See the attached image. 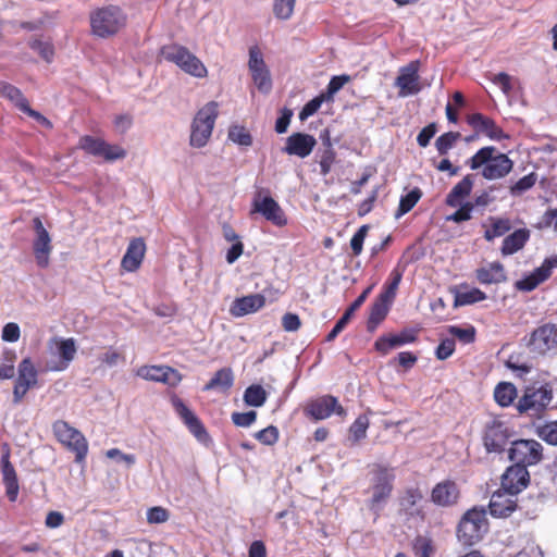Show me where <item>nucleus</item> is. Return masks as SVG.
Returning <instances> with one entry per match:
<instances>
[{
  "mask_svg": "<svg viewBox=\"0 0 557 557\" xmlns=\"http://www.w3.org/2000/svg\"><path fill=\"white\" fill-rule=\"evenodd\" d=\"M471 170H481V175L488 181L506 177L513 169V161L494 146L479 149L468 161Z\"/></svg>",
  "mask_w": 557,
  "mask_h": 557,
  "instance_id": "1",
  "label": "nucleus"
},
{
  "mask_svg": "<svg viewBox=\"0 0 557 557\" xmlns=\"http://www.w3.org/2000/svg\"><path fill=\"white\" fill-rule=\"evenodd\" d=\"M89 23L94 36L109 38L126 26L127 15L121 7L108 4L92 10L89 14Z\"/></svg>",
  "mask_w": 557,
  "mask_h": 557,
  "instance_id": "2",
  "label": "nucleus"
},
{
  "mask_svg": "<svg viewBox=\"0 0 557 557\" xmlns=\"http://www.w3.org/2000/svg\"><path fill=\"white\" fill-rule=\"evenodd\" d=\"M488 531V521L484 508L473 507L461 517L456 535L463 547H472L480 543Z\"/></svg>",
  "mask_w": 557,
  "mask_h": 557,
  "instance_id": "3",
  "label": "nucleus"
},
{
  "mask_svg": "<svg viewBox=\"0 0 557 557\" xmlns=\"http://www.w3.org/2000/svg\"><path fill=\"white\" fill-rule=\"evenodd\" d=\"M371 498L370 509H380L392 496L395 482L394 469L382 463H374L371 467Z\"/></svg>",
  "mask_w": 557,
  "mask_h": 557,
  "instance_id": "4",
  "label": "nucleus"
},
{
  "mask_svg": "<svg viewBox=\"0 0 557 557\" xmlns=\"http://www.w3.org/2000/svg\"><path fill=\"white\" fill-rule=\"evenodd\" d=\"M553 400V388L549 384L531 385L524 389L518 400L517 410L531 418H541Z\"/></svg>",
  "mask_w": 557,
  "mask_h": 557,
  "instance_id": "5",
  "label": "nucleus"
},
{
  "mask_svg": "<svg viewBox=\"0 0 557 557\" xmlns=\"http://www.w3.org/2000/svg\"><path fill=\"white\" fill-rule=\"evenodd\" d=\"M218 115L219 103L216 101H210L198 110L191 123L190 146L202 148L208 144Z\"/></svg>",
  "mask_w": 557,
  "mask_h": 557,
  "instance_id": "6",
  "label": "nucleus"
},
{
  "mask_svg": "<svg viewBox=\"0 0 557 557\" xmlns=\"http://www.w3.org/2000/svg\"><path fill=\"white\" fill-rule=\"evenodd\" d=\"M513 429L509 423L499 417H493L486 421L482 430V444L485 450L491 454L505 451L507 444L513 436Z\"/></svg>",
  "mask_w": 557,
  "mask_h": 557,
  "instance_id": "7",
  "label": "nucleus"
},
{
  "mask_svg": "<svg viewBox=\"0 0 557 557\" xmlns=\"http://www.w3.org/2000/svg\"><path fill=\"white\" fill-rule=\"evenodd\" d=\"M161 53L166 61L174 63L191 76L202 78L208 74L207 67L200 59L182 45H166L161 49Z\"/></svg>",
  "mask_w": 557,
  "mask_h": 557,
  "instance_id": "8",
  "label": "nucleus"
},
{
  "mask_svg": "<svg viewBox=\"0 0 557 557\" xmlns=\"http://www.w3.org/2000/svg\"><path fill=\"white\" fill-rule=\"evenodd\" d=\"M52 432L59 443L75 454L77 463L85 461L88 454V442L81 431L64 420H58L52 424Z\"/></svg>",
  "mask_w": 557,
  "mask_h": 557,
  "instance_id": "9",
  "label": "nucleus"
},
{
  "mask_svg": "<svg viewBox=\"0 0 557 557\" xmlns=\"http://www.w3.org/2000/svg\"><path fill=\"white\" fill-rule=\"evenodd\" d=\"M508 459L521 467L529 468L539 465L544 459L543 445L533 438H519L510 442Z\"/></svg>",
  "mask_w": 557,
  "mask_h": 557,
  "instance_id": "10",
  "label": "nucleus"
},
{
  "mask_svg": "<svg viewBox=\"0 0 557 557\" xmlns=\"http://www.w3.org/2000/svg\"><path fill=\"white\" fill-rule=\"evenodd\" d=\"M78 148L94 157H101L107 162L122 160L126 150L119 145H111L101 138L84 135L78 140Z\"/></svg>",
  "mask_w": 557,
  "mask_h": 557,
  "instance_id": "11",
  "label": "nucleus"
},
{
  "mask_svg": "<svg viewBox=\"0 0 557 557\" xmlns=\"http://www.w3.org/2000/svg\"><path fill=\"white\" fill-rule=\"evenodd\" d=\"M420 65L421 63L419 60H413L399 69V75L395 81V86L399 89V97L417 95L421 91L422 86L420 84L419 75Z\"/></svg>",
  "mask_w": 557,
  "mask_h": 557,
  "instance_id": "12",
  "label": "nucleus"
},
{
  "mask_svg": "<svg viewBox=\"0 0 557 557\" xmlns=\"http://www.w3.org/2000/svg\"><path fill=\"white\" fill-rule=\"evenodd\" d=\"M248 69L257 88L262 92H268L272 87L271 75L257 45L249 48Z\"/></svg>",
  "mask_w": 557,
  "mask_h": 557,
  "instance_id": "13",
  "label": "nucleus"
},
{
  "mask_svg": "<svg viewBox=\"0 0 557 557\" xmlns=\"http://www.w3.org/2000/svg\"><path fill=\"white\" fill-rule=\"evenodd\" d=\"M424 495L419 486H408L404 488L398 497L399 513L407 519H425V511L420 506Z\"/></svg>",
  "mask_w": 557,
  "mask_h": 557,
  "instance_id": "14",
  "label": "nucleus"
},
{
  "mask_svg": "<svg viewBox=\"0 0 557 557\" xmlns=\"http://www.w3.org/2000/svg\"><path fill=\"white\" fill-rule=\"evenodd\" d=\"M528 346L541 355L557 349V324L545 323L533 330Z\"/></svg>",
  "mask_w": 557,
  "mask_h": 557,
  "instance_id": "15",
  "label": "nucleus"
},
{
  "mask_svg": "<svg viewBox=\"0 0 557 557\" xmlns=\"http://www.w3.org/2000/svg\"><path fill=\"white\" fill-rule=\"evenodd\" d=\"M530 484V473L527 468L519 463L510 465L500 476V487L503 491L516 496L525 490Z\"/></svg>",
  "mask_w": 557,
  "mask_h": 557,
  "instance_id": "16",
  "label": "nucleus"
},
{
  "mask_svg": "<svg viewBox=\"0 0 557 557\" xmlns=\"http://www.w3.org/2000/svg\"><path fill=\"white\" fill-rule=\"evenodd\" d=\"M305 411L307 416L315 421L327 419L332 413H336L339 417L346 416L344 407L338 403L337 398L332 395H324L311 400Z\"/></svg>",
  "mask_w": 557,
  "mask_h": 557,
  "instance_id": "17",
  "label": "nucleus"
},
{
  "mask_svg": "<svg viewBox=\"0 0 557 557\" xmlns=\"http://www.w3.org/2000/svg\"><path fill=\"white\" fill-rule=\"evenodd\" d=\"M171 404L189 432L200 442L209 440V434L201 420L176 395L171 397Z\"/></svg>",
  "mask_w": 557,
  "mask_h": 557,
  "instance_id": "18",
  "label": "nucleus"
},
{
  "mask_svg": "<svg viewBox=\"0 0 557 557\" xmlns=\"http://www.w3.org/2000/svg\"><path fill=\"white\" fill-rule=\"evenodd\" d=\"M33 227L36 233L33 243L34 256L38 267L45 269L49 265V256L52 251L51 237L39 216L33 219Z\"/></svg>",
  "mask_w": 557,
  "mask_h": 557,
  "instance_id": "19",
  "label": "nucleus"
},
{
  "mask_svg": "<svg viewBox=\"0 0 557 557\" xmlns=\"http://www.w3.org/2000/svg\"><path fill=\"white\" fill-rule=\"evenodd\" d=\"M253 212L260 213L267 221L273 225L283 227L287 225V216L281 206L271 196H256L252 201Z\"/></svg>",
  "mask_w": 557,
  "mask_h": 557,
  "instance_id": "20",
  "label": "nucleus"
},
{
  "mask_svg": "<svg viewBox=\"0 0 557 557\" xmlns=\"http://www.w3.org/2000/svg\"><path fill=\"white\" fill-rule=\"evenodd\" d=\"M460 498L458 484L450 479L436 483L431 490L430 499L437 507H453Z\"/></svg>",
  "mask_w": 557,
  "mask_h": 557,
  "instance_id": "21",
  "label": "nucleus"
},
{
  "mask_svg": "<svg viewBox=\"0 0 557 557\" xmlns=\"http://www.w3.org/2000/svg\"><path fill=\"white\" fill-rule=\"evenodd\" d=\"M136 374L147 381L162 382L170 386H176L182 381L181 373L169 366H143Z\"/></svg>",
  "mask_w": 557,
  "mask_h": 557,
  "instance_id": "22",
  "label": "nucleus"
},
{
  "mask_svg": "<svg viewBox=\"0 0 557 557\" xmlns=\"http://www.w3.org/2000/svg\"><path fill=\"white\" fill-rule=\"evenodd\" d=\"M315 146L317 139L313 135L296 132L286 138L283 152L304 159L311 154Z\"/></svg>",
  "mask_w": 557,
  "mask_h": 557,
  "instance_id": "23",
  "label": "nucleus"
},
{
  "mask_svg": "<svg viewBox=\"0 0 557 557\" xmlns=\"http://www.w3.org/2000/svg\"><path fill=\"white\" fill-rule=\"evenodd\" d=\"M57 347L59 360L51 367V371L61 372L69 368L70 363L75 359L77 347L74 338H59L54 337L50 341V345Z\"/></svg>",
  "mask_w": 557,
  "mask_h": 557,
  "instance_id": "24",
  "label": "nucleus"
},
{
  "mask_svg": "<svg viewBox=\"0 0 557 557\" xmlns=\"http://www.w3.org/2000/svg\"><path fill=\"white\" fill-rule=\"evenodd\" d=\"M10 448L7 447L1 456L2 481L5 486V495L10 502H16L20 485L14 466L10 461Z\"/></svg>",
  "mask_w": 557,
  "mask_h": 557,
  "instance_id": "25",
  "label": "nucleus"
},
{
  "mask_svg": "<svg viewBox=\"0 0 557 557\" xmlns=\"http://www.w3.org/2000/svg\"><path fill=\"white\" fill-rule=\"evenodd\" d=\"M467 122L476 133H482L493 140L508 138V135L504 133L493 119L482 113H472L468 115Z\"/></svg>",
  "mask_w": 557,
  "mask_h": 557,
  "instance_id": "26",
  "label": "nucleus"
},
{
  "mask_svg": "<svg viewBox=\"0 0 557 557\" xmlns=\"http://www.w3.org/2000/svg\"><path fill=\"white\" fill-rule=\"evenodd\" d=\"M488 508L490 513L493 517L506 518L517 509V499L500 487L498 491L493 493Z\"/></svg>",
  "mask_w": 557,
  "mask_h": 557,
  "instance_id": "27",
  "label": "nucleus"
},
{
  "mask_svg": "<svg viewBox=\"0 0 557 557\" xmlns=\"http://www.w3.org/2000/svg\"><path fill=\"white\" fill-rule=\"evenodd\" d=\"M146 253V244L141 237L131 239L126 252L122 258L121 267L127 272L139 269Z\"/></svg>",
  "mask_w": 557,
  "mask_h": 557,
  "instance_id": "28",
  "label": "nucleus"
},
{
  "mask_svg": "<svg viewBox=\"0 0 557 557\" xmlns=\"http://www.w3.org/2000/svg\"><path fill=\"white\" fill-rule=\"evenodd\" d=\"M264 305L265 298L263 295L252 294L236 298L230 308V312L233 317L239 318L258 311Z\"/></svg>",
  "mask_w": 557,
  "mask_h": 557,
  "instance_id": "29",
  "label": "nucleus"
},
{
  "mask_svg": "<svg viewBox=\"0 0 557 557\" xmlns=\"http://www.w3.org/2000/svg\"><path fill=\"white\" fill-rule=\"evenodd\" d=\"M475 278L480 284H499L507 280L504 265L496 261L490 263L487 267H482L475 270Z\"/></svg>",
  "mask_w": 557,
  "mask_h": 557,
  "instance_id": "30",
  "label": "nucleus"
},
{
  "mask_svg": "<svg viewBox=\"0 0 557 557\" xmlns=\"http://www.w3.org/2000/svg\"><path fill=\"white\" fill-rule=\"evenodd\" d=\"M473 175L467 174L458 182L446 196V205L456 208L461 205L462 200L471 194L473 188Z\"/></svg>",
  "mask_w": 557,
  "mask_h": 557,
  "instance_id": "31",
  "label": "nucleus"
},
{
  "mask_svg": "<svg viewBox=\"0 0 557 557\" xmlns=\"http://www.w3.org/2000/svg\"><path fill=\"white\" fill-rule=\"evenodd\" d=\"M530 238V231L528 228H519L513 233L506 236L502 244V255L510 256L524 247Z\"/></svg>",
  "mask_w": 557,
  "mask_h": 557,
  "instance_id": "32",
  "label": "nucleus"
},
{
  "mask_svg": "<svg viewBox=\"0 0 557 557\" xmlns=\"http://www.w3.org/2000/svg\"><path fill=\"white\" fill-rule=\"evenodd\" d=\"M234 384V374L231 368H222L218 370L211 380L203 386L205 392L219 389L228 391Z\"/></svg>",
  "mask_w": 557,
  "mask_h": 557,
  "instance_id": "33",
  "label": "nucleus"
},
{
  "mask_svg": "<svg viewBox=\"0 0 557 557\" xmlns=\"http://www.w3.org/2000/svg\"><path fill=\"white\" fill-rule=\"evenodd\" d=\"M389 310V304L379 298L372 304L370 314L367 321V330L374 332L376 327L385 320Z\"/></svg>",
  "mask_w": 557,
  "mask_h": 557,
  "instance_id": "34",
  "label": "nucleus"
},
{
  "mask_svg": "<svg viewBox=\"0 0 557 557\" xmlns=\"http://www.w3.org/2000/svg\"><path fill=\"white\" fill-rule=\"evenodd\" d=\"M0 95L10 100L22 112L25 110L24 106L29 104L21 89L3 81H0Z\"/></svg>",
  "mask_w": 557,
  "mask_h": 557,
  "instance_id": "35",
  "label": "nucleus"
},
{
  "mask_svg": "<svg viewBox=\"0 0 557 557\" xmlns=\"http://www.w3.org/2000/svg\"><path fill=\"white\" fill-rule=\"evenodd\" d=\"M488 221L491 227L484 232V238L487 242H492L496 237L504 236L512 227L511 221L508 218L490 216Z\"/></svg>",
  "mask_w": 557,
  "mask_h": 557,
  "instance_id": "36",
  "label": "nucleus"
},
{
  "mask_svg": "<svg viewBox=\"0 0 557 557\" xmlns=\"http://www.w3.org/2000/svg\"><path fill=\"white\" fill-rule=\"evenodd\" d=\"M517 397V388L512 383L502 382L494 391L495 401L502 407L510 406Z\"/></svg>",
  "mask_w": 557,
  "mask_h": 557,
  "instance_id": "37",
  "label": "nucleus"
},
{
  "mask_svg": "<svg viewBox=\"0 0 557 557\" xmlns=\"http://www.w3.org/2000/svg\"><path fill=\"white\" fill-rule=\"evenodd\" d=\"M422 195V190L419 187H414L407 195L401 196L395 216L398 219L411 211Z\"/></svg>",
  "mask_w": 557,
  "mask_h": 557,
  "instance_id": "38",
  "label": "nucleus"
},
{
  "mask_svg": "<svg viewBox=\"0 0 557 557\" xmlns=\"http://www.w3.org/2000/svg\"><path fill=\"white\" fill-rule=\"evenodd\" d=\"M18 375L16 381L27 383L29 386H35L37 383V370L30 358H24L18 364Z\"/></svg>",
  "mask_w": 557,
  "mask_h": 557,
  "instance_id": "39",
  "label": "nucleus"
},
{
  "mask_svg": "<svg viewBox=\"0 0 557 557\" xmlns=\"http://www.w3.org/2000/svg\"><path fill=\"white\" fill-rule=\"evenodd\" d=\"M401 277V272L398 270H393L389 274V282L385 284L384 290L379 295L377 298L391 304L396 296Z\"/></svg>",
  "mask_w": 557,
  "mask_h": 557,
  "instance_id": "40",
  "label": "nucleus"
},
{
  "mask_svg": "<svg viewBox=\"0 0 557 557\" xmlns=\"http://www.w3.org/2000/svg\"><path fill=\"white\" fill-rule=\"evenodd\" d=\"M486 299V294L479 288H472L467 292L457 293L454 300L455 307H462L480 302Z\"/></svg>",
  "mask_w": 557,
  "mask_h": 557,
  "instance_id": "41",
  "label": "nucleus"
},
{
  "mask_svg": "<svg viewBox=\"0 0 557 557\" xmlns=\"http://www.w3.org/2000/svg\"><path fill=\"white\" fill-rule=\"evenodd\" d=\"M244 400L249 406L261 407L267 400V392L261 385L252 384L246 388Z\"/></svg>",
  "mask_w": 557,
  "mask_h": 557,
  "instance_id": "42",
  "label": "nucleus"
},
{
  "mask_svg": "<svg viewBox=\"0 0 557 557\" xmlns=\"http://www.w3.org/2000/svg\"><path fill=\"white\" fill-rule=\"evenodd\" d=\"M228 139L239 146L249 147L252 145V136L249 131L238 124H233L228 128Z\"/></svg>",
  "mask_w": 557,
  "mask_h": 557,
  "instance_id": "43",
  "label": "nucleus"
},
{
  "mask_svg": "<svg viewBox=\"0 0 557 557\" xmlns=\"http://www.w3.org/2000/svg\"><path fill=\"white\" fill-rule=\"evenodd\" d=\"M460 137L461 134L459 132H447L438 136L435 140V148L438 154L446 156Z\"/></svg>",
  "mask_w": 557,
  "mask_h": 557,
  "instance_id": "44",
  "label": "nucleus"
},
{
  "mask_svg": "<svg viewBox=\"0 0 557 557\" xmlns=\"http://www.w3.org/2000/svg\"><path fill=\"white\" fill-rule=\"evenodd\" d=\"M400 346H403V342L396 334L382 335L374 343V349L383 356Z\"/></svg>",
  "mask_w": 557,
  "mask_h": 557,
  "instance_id": "45",
  "label": "nucleus"
},
{
  "mask_svg": "<svg viewBox=\"0 0 557 557\" xmlns=\"http://www.w3.org/2000/svg\"><path fill=\"white\" fill-rule=\"evenodd\" d=\"M535 433L545 443L557 446V420L539 425Z\"/></svg>",
  "mask_w": 557,
  "mask_h": 557,
  "instance_id": "46",
  "label": "nucleus"
},
{
  "mask_svg": "<svg viewBox=\"0 0 557 557\" xmlns=\"http://www.w3.org/2000/svg\"><path fill=\"white\" fill-rule=\"evenodd\" d=\"M447 332L453 337L459 339L462 344H471L475 341L476 331L473 325L460 327L458 325H449Z\"/></svg>",
  "mask_w": 557,
  "mask_h": 557,
  "instance_id": "47",
  "label": "nucleus"
},
{
  "mask_svg": "<svg viewBox=\"0 0 557 557\" xmlns=\"http://www.w3.org/2000/svg\"><path fill=\"white\" fill-rule=\"evenodd\" d=\"M320 173L326 176L331 173L333 164L336 162V151L333 147L322 148L319 151Z\"/></svg>",
  "mask_w": 557,
  "mask_h": 557,
  "instance_id": "48",
  "label": "nucleus"
},
{
  "mask_svg": "<svg viewBox=\"0 0 557 557\" xmlns=\"http://www.w3.org/2000/svg\"><path fill=\"white\" fill-rule=\"evenodd\" d=\"M3 362L0 364V380L12 379L15 373L14 362L16 355L12 350H5L2 355Z\"/></svg>",
  "mask_w": 557,
  "mask_h": 557,
  "instance_id": "49",
  "label": "nucleus"
},
{
  "mask_svg": "<svg viewBox=\"0 0 557 557\" xmlns=\"http://www.w3.org/2000/svg\"><path fill=\"white\" fill-rule=\"evenodd\" d=\"M536 183V174L530 173L524 175L519 181H517L513 185L510 186V194L512 196H520L524 191L531 189Z\"/></svg>",
  "mask_w": 557,
  "mask_h": 557,
  "instance_id": "50",
  "label": "nucleus"
},
{
  "mask_svg": "<svg viewBox=\"0 0 557 557\" xmlns=\"http://www.w3.org/2000/svg\"><path fill=\"white\" fill-rule=\"evenodd\" d=\"M295 2V0H274V15L280 20H288L294 12Z\"/></svg>",
  "mask_w": 557,
  "mask_h": 557,
  "instance_id": "51",
  "label": "nucleus"
},
{
  "mask_svg": "<svg viewBox=\"0 0 557 557\" xmlns=\"http://www.w3.org/2000/svg\"><path fill=\"white\" fill-rule=\"evenodd\" d=\"M325 100H327L326 95L320 94L319 96L308 101L299 112V120L306 121L309 116L313 115L321 108Z\"/></svg>",
  "mask_w": 557,
  "mask_h": 557,
  "instance_id": "52",
  "label": "nucleus"
},
{
  "mask_svg": "<svg viewBox=\"0 0 557 557\" xmlns=\"http://www.w3.org/2000/svg\"><path fill=\"white\" fill-rule=\"evenodd\" d=\"M29 47L37 51L45 61L48 63L52 62L54 55V48L52 44L40 39H34L29 42Z\"/></svg>",
  "mask_w": 557,
  "mask_h": 557,
  "instance_id": "53",
  "label": "nucleus"
},
{
  "mask_svg": "<svg viewBox=\"0 0 557 557\" xmlns=\"http://www.w3.org/2000/svg\"><path fill=\"white\" fill-rule=\"evenodd\" d=\"M369 428V419L367 416H359L350 425L349 432L356 442L366 437Z\"/></svg>",
  "mask_w": 557,
  "mask_h": 557,
  "instance_id": "54",
  "label": "nucleus"
},
{
  "mask_svg": "<svg viewBox=\"0 0 557 557\" xmlns=\"http://www.w3.org/2000/svg\"><path fill=\"white\" fill-rule=\"evenodd\" d=\"M278 430L274 425H269L255 434V438L264 445H274L278 441Z\"/></svg>",
  "mask_w": 557,
  "mask_h": 557,
  "instance_id": "55",
  "label": "nucleus"
},
{
  "mask_svg": "<svg viewBox=\"0 0 557 557\" xmlns=\"http://www.w3.org/2000/svg\"><path fill=\"white\" fill-rule=\"evenodd\" d=\"M369 225H362L352 235L350 239V248L354 256H359L362 252L363 242L368 234Z\"/></svg>",
  "mask_w": 557,
  "mask_h": 557,
  "instance_id": "56",
  "label": "nucleus"
},
{
  "mask_svg": "<svg viewBox=\"0 0 557 557\" xmlns=\"http://www.w3.org/2000/svg\"><path fill=\"white\" fill-rule=\"evenodd\" d=\"M474 208V205L470 201L468 202H465L462 205H460V208L455 211L453 214H450L449 216H447V220L448 221H453L455 223H461V222H465V221H469L472 215V210Z\"/></svg>",
  "mask_w": 557,
  "mask_h": 557,
  "instance_id": "57",
  "label": "nucleus"
},
{
  "mask_svg": "<svg viewBox=\"0 0 557 557\" xmlns=\"http://www.w3.org/2000/svg\"><path fill=\"white\" fill-rule=\"evenodd\" d=\"M456 349V342L454 338H444L438 344L435 356L438 360H446L448 359Z\"/></svg>",
  "mask_w": 557,
  "mask_h": 557,
  "instance_id": "58",
  "label": "nucleus"
},
{
  "mask_svg": "<svg viewBox=\"0 0 557 557\" xmlns=\"http://www.w3.org/2000/svg\"><path fill=\"white\" fill-rule=\"evenodd\" d=\"M349 81L350 76L346 74L333 76L329 82L326 92H324L326 95V99H331L333 95L339 91L344 87V85Z\"/></svg>",
  "mask_w": 557,
  "mask_h": 557,
  "instance_id": "59",
  "label": "nucleus"
},
{
  "mask_svg": "<svg viewBox=\"0 0 557 557\" xmlns=\"http://www.w3.org/2000/svg\"><path fill=\"white\" fill-rule=\"evenodd\" d=\"M257 419L256 411H247V412H233L232 421L235 425L247 428L250 426Z\"/></svg>",
  "mask_w": 557,
  "mask_h": 557,
  "instance_id": "60",
  "label": "nucleus"
},
{
  "mask_svg": "<svg viewBox=\"0 0 557 557\" xmlns=\"http://www.w3.org/2000/svg\"><path fill=\"white\" fill-rule=\"evenodd\" d=\"M169 519V511L163 507H152L147 511L149 523H163Z\"/></svg>",
  "mask_w": 557,
  "mask_h": 557,
  "instance_id": "61",
  "label": "nucleus"
},
{
  "mask_svg": "<svg viewBox=\"0 0 557 557\" xmlns=\"http://www.w3.org/2000/svg\"><path fill=\"white\" fill-rule=\"evenodd\" d=\"M436 132L437 127L435 123H431L423 127L417 136L418 145L423 148L426 147Z\"/></svg>",
  "mask_w": 557,
  "mask_h": 557,
  "instance_id": "62",
  "label": "nucleus"
},
{
  "mask_svg": "<svg viewBox=\"0 0 557 557\" xmlns=\"http://www.w3.org/2000/svg\"><path fill=\"white\" fill-rule=\"evenodd\" d=\"M282 326L286 332H296L301 326L300 318L296 313L287 312L282 318Z\"/></svg>",
  "mask_w": 557,
  "mask_h": 557,
  "instance_id": "63",
  "label": "nucleus"
},
{
  "mask_svg": "<svg viewBox=\"0 0 557 557\" xmlns=\"http://www.w3.org/2000/svg\"><path fill=\"white\" fill-rule=\"evenodd\" d=\"M21 335L20 326L16 323H7L2 329L1 337L4 342H17Z\"/></svg>",
  "mask_w": 557,
  "mask_h": 557,
  "instance_id": "64",
  "label": "nucleus"
}]
</instances>
